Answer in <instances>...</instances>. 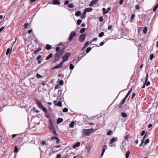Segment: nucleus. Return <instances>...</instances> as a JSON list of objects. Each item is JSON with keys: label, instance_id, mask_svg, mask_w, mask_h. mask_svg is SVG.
Returning <instances> with one entry per match:
<instances>
[{"label": "nucleus", "instance_id": "f257e3e1", "mask_svg": "<svg viewBox=\"0 0 158 158\" xmlns=\"http://www.w3.org/2000/svg\"><path fill=\"white\" fill-rule=\"evenodd\" d=\"M94 130L93 129H83L81 132L82 133L85 134V135H88L90 134L93 132V130Z\"/></svg>", "mask_w": 158, "mask_h": 158}, {"label": "nucleus", "instance_id": "f03ea898", "mask_svg": "<svg viewBox=\"0 0 158 158\" xmlns=\"http://www.w3.org/2000/svg\"><path fill=\"white\" fill-rule=\"evenodd\" d=\"M71 55V54L69 52H67L62 57L63 59L62 61L64 62L67 61L68 59L69 58L70 56Z\"/></svg>", "mask_w": 158, "mask_h": 158}, {"label": "nucleus", "instance_id": "7ed1b4c3", "mask_svg": "<svg viewBox=\"0 0 158 158\" xmlns=\"http://www.w3.org/2000/svg\"><path fill=\"white\" fill-rule=\"evenodd\" d=\"M76 33L74 31H72L69 36L68 40L69 41H71L73 39V37H74L76 36Z\"/></svg>", "mask_w": 158, "mask_h": 158}, {"label": "nucleus", "instance_id": "20e7f679", "mask_svg": "<svg viewBox=\"0 0 158 158\" xmlns=\"http://www.w3.org/2000/svg\"><path fill=\"white\" fill-rule=\"evenodd\" d=\"M48 128L50 130L55 128L53 124L51 119H49Z\"/></svg>", "mask_w": 158, "mask_h": 158}, {"label": "nucleus", "instance_id": "39448f33", "mask_svg": "<svg viewBox=\"0 0 158 158\" xmlns=\"http://www.w3.org/2000/svg\"><path fill=\"white\" fill-rule=\"evenodd\" d=\"M85 34H83L80 35L79 38V40L80 42H83L85 41Z\"/></svg>", "mask_w": 158, "mask_h": 158}, {"label": "nucleus", "instance_id": "423d86ee", "mask_svg": "<svg viewBox=\"0 0 158 158\" xmlns=\"http://www.w3.org/2000/svg\"><path fill=\"white\" fill-rule=\"evenodd\" d=\"M117 137H113L112 139H111L110 141V142L109 143V144L110 146L112 147L113 143L116 141V140H117Z\"/></svg>", "mask_w": 158, "mask_h": 158}, {"label": "nucleus", "instance_id": "0eeeda50", "mask_svg": "<svg viewBox=\"0 0 158 158\" xmlns=\"http://www.w3.org/2000/svg\"><path fill=\"white\" fill-rule=\"evenodd\" d=\"M64 62H63L62 61V62L59 64L56 65V66H54L52 69H57L60 68H61L63 66V64Z\"/></svg>", "mask_w": 158, "mask_h": 158}, {"label": "nucleus", "instance_id": "6e6552de", "mask_svg": "<svg viewBox=\"0 0 158 158\" xmlns=\"http://www.w3.org/2000/svg\"><path fill=\"white\" fill-rule=\"evenodd\" d=\"M148 74L146 76V79L145 80V81L144 83L145 85H146V86H149L150 85V82L149 81H148Z\"/></svg>", "mask_w": 158, "mask_h": 158}, {"label": "nucleus", "instance_id": "1a4fd4ad", "mask_svg": "<svg viewBox=\"0 0 158 158\" xmlns=\"http://www.w3.org/2000/svg\"><path fill=\"white\" fill-rule=\"evenodd\" d=\"M99 0H92L89 4V6L90 7L93 6L94 5L97 3Z\"/></svg>", "mask_w": 158, "mask_h": 158}, {"label": "nucleus", "instance_id": "9d476101", "mask_svg": "<svg viewBox=\"0 0 158 158\" xmlns=\"http://www.w3.org/2000/svg\"><path fill=\"white\" fill-rule=\"evenodd\" d=\"M36 101L37 105L39 106L40 108H41L43 106L41 101L38 99H36Z\"/></svg>", "mask_w": 158, "mask_h": 158}, {"label": "nucleus", "instance_id": "9b49d317", "mask_svg": "<svg viewBox=\"0 0 158 158\" xmlns=\"http://www.w3.org/2000/svg\"><path fill=\"white\" fill-rule=\"evenodd\" d=\"M52 3L54 5H59L60 2L58 0H53Z\"/></svg>", "mask_w": 158, "mask_h": 158}, {"label": "nucleus", "instance_id": "f8f14e48", "mask_svg": "<svg viewBox=\"0 0 158 158\" xmlns=\"http://www.w3.org/2000/svg\"><path fill=\"white\" fill-rule=\"evenodd\" d=\"M93 10V9L91 8H88L85 9L84 10V11L86 13L87 12H89Z\"/></svg>", "mask_w": 158, "mask_h": 158}, {"label": "nucleus", "instance_id": "ddd939ff", "mask_svg": "<svg viewBox=\"0 0 158 158\" xmlns=\"http://www.w3.org/2000/svg\"><path fill=\"white\" fill-rule=\"evenodd\" d=\"M51 131L52 132L53 135L56 136L57 135L56 132V131L55 128L53 129H50Z\"/></svg>", "mask_w": 158, "mask_h": 158}, {"label": "nucleus", "instance_id": "4468645a", "mask_svg": "<svg viewBox=\"0 0 158 158\" xmlns=\"http://www.w3.org/2000/svg\"><path fill=\"white\" fill-rule=\"evenodd\" d=\"M63 119L62 118H59L57 119L56 123L57 124H59V123L62 122L63 121Z\"/></svg>", "mask_w": 158, "mask_h": 158}, {"label": "nucleus", "instance_id": "2eb2a0df", "mask_svg": "<svg viewBox=\"0 0 158 158\" xmlns=\"http://www.w3.org/2000/svg\"><path fill=\"white\" fill-rule=\"evenodd\" d=\"M75 124V123L74 121H73L69 124V126L70 128H73Z\"/></svg>", "mask_w": 158, "mask_h": 158}, {"label": "nucleus", "instance_id": "dca6fc26", "mask_svg": "<svg viewBox=\"0 0 158 158\" xmlns=\"http://www.w3.org/2000/svg\"><path fill=\"white\" fill-rule=\"evenodd\" d=\"M135 15L134 14H132L131 16V19L130 20L131 22H133V20L135 18Z\"/></svg>", "mask_w": 158, "mask_h": 158}, {"label": "nucleus", "instance_id": "f3484780", "mask_svg": "<svg viewBox=\"0 0 158 158\" xmlns=\"http://www.w3.org/2000/svg\"><path fill=\"white\" fill-rule=\"evenodd\" d=\"M41 50V47H39V48H37L36 50H35L34 52V53L35 54H37L38 52H40Z\"/></svg>", "mask_w": 158, "mask_h": 158}, {"label": "nucleus", "instance_id": "a211bd4d", "mask_svg": "<svg viewBox=\"0 0 158 158\" xmlns=\"http://www.w3.org/2000/svg\"><path fill=\"white\" fill-rule=\"evenodd\" d=\"M80 143L79 142H77L73 146V148H75L78 147L80 145Z\"/></svg>", "mask_w": 158, "mask_h": 158}, {"label": "nucleus", "instance_id": "6ab92c4d", "mask_svg": "<svg viewBox=\"0 0 158 158\" xmlns=\"http://www.w3.org/2000/svg\"><path fill=\"white\" fill-rule=\"evenodd\" d=\"M86 13L84 11L82 15L81 16V18L82 19H84L86 17Z\"/></svg>", "mask_w": 158, "mask_h": 158}, {"label": "nucleus", "instance_id": "aec40b11", "mask_svg": "<svg viewBox=\"0 0 158 158\" xmlns=\"http://www.w3.org/2000/svg\"><path fill=\"white\" fill-rule=\"evenodd\" d=\"M53 55L52 53H50L49 54V55H48V56H47L46 58V60H49L51 58H52V56Z\"/></svg>", "mask_w": 158, "mask_h": 158}, {"label": "nucleus", "instance_id": "412c9836", "mask_svg": "<svg viewBox=\"0 0 158 158\" xmlns=\"http://www.w3.org/2000/svg\"><path fill=\"white\" fill-rule=\"evenodd\" d=\"M40 108L45 113H47V109L46 108L44 107L43 106H42V107Z\"/></svg>", "mask_w": 158, "mask_h": 158}, {"label": "nucleus", "instance_id": "4be33fe9", "mask_svg": "<svg viewBox=\"0 0 158 158\" xmlns=\"http://www.w3.org/2000/svg\"><path fill=\"white\" fill-rule=\"evenodd\" d=\"M52 48V46L51 45L49 44H47L46 46V48L48 50H49Z\"/></svg>", "mask_w": 158, "mask_h": 158}, {"label": "nucleus", "instance_id": "5701e85b", "mask_svg": "<svg viewBox=\"0 0 158 158\" xmlns=\"http://www.w3.org/2000/svg\"><path fill=\"white\" fill-rule=\"evenodd\" d=\"M11 49L10 48H8L6 51V55H8L9 53L10 54L11 53Z\"/></svg>", "mask_w": 158, "mask_h": 158}, {"label": "nucleus", "instance_id": "b1692460", "mask_svg": "<svg viewBox=\"0 0 158 158\" xmlns=\"http://www.w3.org/2000/svg\"><path fill=\"white\" fill-rule=\"evenodd\" d=\"M138 16L139 18H141L142 20H144L145 17V15H142L140 16L139 15Z\"/></svg>", "mask_w": 158, "mask_h": 158}, {"label": "nucleus", "instance_id": "393cba45", "mask_svg": "<svg viewBox=\"0 0 158 158\" xmlns=\"http://www.w3.org/2000/svg\"><path fill=\"white\" fill-rule=\"evenodd\" d=\"M86 54L85 53V52L80 54L79 55V56H80L79 57L81 59Z\"/></svg>", "mask_w": 158, "mask_h": 158}, {"label": "nucleus", "instance_id": "a878e982", "mask_svg": "<svg viewBox=\"0 0 158 158\" xmlns=\"http://www.w3.org/2000/svg\"><path fill=\"white\" fill-rule=\"evenodd\" d=\"M121 115L122 117L124 118H125L127 116V114L124 112H122L121 113Z\"/></svg>", "mask_w": 158, "mask_h": 158}, {"label": "nucleus", "instance_id": "bb28decb", "mask_svg": "<svg viewBox=\"0 0 158 158\" xmlns=\"http://www.w3.org/2000/svg\"><path fill=\"white\" fill-rule=\"evenodd\" d=\"M81 14V12L80 11H77L75 14V15L76 16L78 17L80 15V14Z\"/></svg>", "mask_w": 158, "mask_h": 158}, {"label": "nucleus", "instance_id": "cd10ccee", "mask_svg": "<svg viewBox=\"0 0 158 158\" xmlns=\"http://www.w3.org/2000/svg\"><path fill=\"white\" fill-rule=\"evenodd\" d=\"M147 27H144L143 29V33L146 34L147 33Z\"/></svg>", "mask_w": 158, "mask_h": 158}, {"label": "nucleus", "instance_id": "c85d7f7f", "mask_svg": "<svg viewBox=\"0 0 158 158\" xmlns=\"http://www.w3.org/2000/svg\"><path fill=\"white\" fill-rule=\"evenodd\" d=\"M132 88H131L130 89V90L128 91V93L126 95V96H125V97L126 98H127L128 97V96H129V94H130V93H131V92L132 90Z\"/></svg>", "mask_w": 158, "mask_h": 158}, {"label": "nucleus", "instance_id": "c756f323", "mask_svg": "<svg viewBox=\"0 0 158 158\" xmlns=\"http://www.w3.org/2000/svg\"><path fill=\"white\" fill-rule=\"evenodd\" d=\"M92 42H89V41H87L84 44V46H85V48H86L87 45L91 43Z\"/></svg>", "mask_w": 158, "mask_h": 158}, {"label": "nucleus", "instance_id": "7c9ffc66", "mask_svg": "<svg viewBox=\"0 0 158 158\" xmlns=\"http://www.w3.org/2000/svg\"><path fill=\"white\" fill-rule=\"evenodd\" d=\"M127 98L125 97L123 99V100L121 101V102H120V104H123L126 101V99Z\"/></svg>", "mask_w": 158, "mask_h": 158}, {"label": "nucleus", "instance_id": "2f4dec72", "mask_svg": "<svg viewBox=\"0 0 158 158\" xmlns=\"http://www.w3.org/2000/svg\"><path fill=\"white\" fill-rule=\"evenodd\" d=\"M92 49V48L91 47H89L87 48L86 50V52L88 53Z\"/></svg>", "mask_w": 158, "mask_h": 158}, {"label": "nucleus", "instance_id": "473e14b6", "mask_svg": "<svg viewBox=\"0 0 158 158\" xmlns=\"http://www.w3.org/2000/svg\"><path fill=\"white\" fill-rule=\"evenodd\" d=\"M158 7V3H157L153 9V11L155 12L156 11Z\"/></svg>", "mask_w": 158, "mask_h": 158}, {"label": "nucleus", "instance_id": "72a5a7b5", "mask_svg": "<svg viewBox=\"0 0 158 158\" xmlns=\"http://www.w3.org/2000/svg\"><path fill=\"white\" fill-rule=\"evenodd\" d=\"M107 148L106 145H104L103 147L102 151L105 152V150L107 149Z\"/></svg>", "mask_w": 158, "mask_h": 158}, {"label": "nucleus", "instance_id": "f704fd0d", "mask_svg": "<svg viewBox=\"0 0 158 158\" xmlns=\"http://www.w3.org/2000/svg\"><path fill=\"white\" fill-rule=\"evenodd\" d=\"M130 153V152L129 151L127 152H126V158H128Z\"/></svg>", "mask_w": 158, "mask_h": 158}, {"label": "nucleus", "instance_id": "c9c22d12", "mask_svg": "<svg viewBox=\"0 0 158 158\" xmlns=\"http://www.w3.org/2000/svg\"><path fill=\"white\" fill-rule=\"evenodd\" d=\"M130 153V152L129 151L127 152H126V158H128Z\"/></svg>", "mask_w": 158, "mask_h": 158}, {"label": "nucleus", "instance_id": "e433bc0d", "mask_svg": "<svg viewBox=\"0 0 158 158\" xmlns=\"http://www.w3.org/2000/svg\"><path fill=\"white\" fill-rule=\"evenodd\" d=\"M85 28H82L80 30V32L81 33H83L85 31Z\"/></svg>", "mask_w": 158, "mask_h": 158}, {"label": "nucleus", "instance_id": "4c0bfd02", "mask_svg": "<svg viewBox=\"0 0 158 158\" xmlns=\"http://www.w3.org/2000/svg\"><path fill=\"white\" fill-rule=\"evenodd\" d=\"M104 35V33L103 32H102L99 34L98 35V36L99 37H102Z\"/></svg>", "mask_w": 158, "mask_h": 158}, {"label": "nucleus", "instance_id": "58836bf2", "mask_svg": "<svg viewBox=\"0 0 158 158\" xmlns=\"http://www.w3.org/2000/svg\"><path fill=\"white\" fill-rule=\"evenodd\" d=\"M82 21L81 19H78L77 21V24L78 25H79L81 23Z\"/></svg>", "mask_w": 158, "mask_h": 158}, {"label": "nucleus", "instance_id": "ea45409f", "mask_svg": "<svg viewBox=\"0 0 158 158\" xmlns=\"http://www.w3.org/2000/svg\"><path fill=\"white\" fill-rule=\"evenodd\" d=\"M154 54H153L152 53L150 55L149 59L150 60H152L154 57Z\"/></svg>", "mask_w": 158, "mask_h": 158}, {"label": "nucleus", "instance_id": "a19ab883", "mask_svg": "<svg viewBox=\"0 0 158 158\" xmlns=\"http://www.w3.org/2000/svg\"><path fill=\"white\" fill-rule=\"evenodd\" d=\"M56 105L60 107H61L62 106V103L61 102H58L56 104Z\"/></svg>", "mask_w": 158, "mask_h": 158}, {"label": "nucleus", "instance_id": "79ce46f5", "mask_svg": "<svg viewBox=\"0 0 158 158\" xmlns=\"http://www.w3.org/2000/svg\"><path fill=\"white\" fill-rule=\"evenodd\" d=\"M112 131L111 130H109L106 133V135H110L112 133Z\"/></svg>", "mask_w": 158, "mask_h": 158}, {"label": "nucleus", "instance_id": "37998d69", "mask_svg": "<svg viewBox=\"0 0 158 158\" xmlns=\"http://www.w3.org/2000/svg\"><path fill=\"white\" fill-rule=\"evenodd\" d=\"M18 148L17 146H15L14 149V152L15 153L18 152Z\"/></svg>", "mask_w": 158, "mask_h": 158}, {"label": "nucleus", "instance_id": "c03bdc74", "mask_svg": "<svg viewBox=\"0 0 158 158\" xmlns=\"http://www.w3.org/2000/svg\"><path fill=\"white\" fill-rule=\"evenodd\" d=\"M68 109L67 108H64L63 110V111L64 112H67L68 111Z\"/></svg>", "mask_w": 158, "mask_h": 158}, {"label": "nucleus", "instance_id": "a18cd8bd", "mask_svg": "<svg viewBox=\"0 0 158 158\" xmlns=\"http://www.w3.org/2000/svg\"><path fill=\"white\" fill-rule=\"evenodd\" d=\"M36 77L38 78H40L42 77V76L38 73L36 74Z\"/></svg>", "mask_w": 158, "mask_h": 158}, {"label": "nucleus", "instance_id": "49530a36", "mask_svg": "<svg viewBox=\"0 0 158 158\" xmlns=\"http://www.w3.org/2000/svg\"><path fill=\"white\" fill-rule=\"evenodd\" d=\"M111 8L110 7H109L107 8V10L105 11L104 14H107L108 12L110 10Z\"/></svg>", "mask_w": 158, "mask_h": 158}, {"label": "nucleus", "instance_id": "de8ad7c7", "mask_svg": "<svg viewBox=\"0 0 158 158\" xmlns=\"http://www.w3.org/2000/svg\"><path fill=\"white\" fill-rule=\"evenodd\" d=\"M149 142V139H147L144 142V144L146 145Z\"/></svg>", "mask_w": 158, "mask_h": 158}, {"label": "nucleus", "instance_id": "09e8293b", "mask_svg": "<svg viewBox=\"0 0 158 158\" xmlns=\"http://www.w3.org/2000/svg\"><path fill=\"white\" fill-rule=\"evenodd\" d=\"M68 6L69 8H73L74 7V5L72 3L69 4Z\"/></svg>", "mask_w": 158, "mask_h": 158}, {"label": "nucleus", "instance_id": "8fccbe9b", "mask_svg": "<svg viewBox=\"0 0 158 158\" xmlns=\"http://www.w3.org/2000/svg\"><path fill=\"white\" fill-rule=\"evenodd\" d=\"M74 66L72 64H71L69 66V68L70 69L72 70L73 69Z\"/></svg>", "mask_w": 158, "mask_h": 158}, {"label": "nucleus", "instance_id": "3c124183", "mask_svg": "<svg viewBox=\"0 0 158 158\" xmlns=\"http://www.w3.org/2000/svg\"><path fill=\"white\" fill-rule=\"evenodd\" d=\"M99 20L100 22H102L104 20V19L102 16H101L99 17Z\"/></svg>", "mask_w": 158, "mask_h": 158}, {"label": "nucleus", "instance_id": "603ef678", "mask_svg": "<svg viewBox=\"0 0 158 158\" xmlns=\"http://www.w3.org/2000/svg\"><path fill=\"white\" fill-rule=\"evenodd\" d=\"M140 6L139 5H136L135 6V8L136 9L138 10L139 9Z\"/></svg>", "mask_w": 158, "mask_h": 158}, {"label": "nucleus", "instance_id": "864d4df0", "mask_svg": "<svg viewBox=\"0 0 158 158\" xmlns=\"http://www.w3.org/2000/svg\"><path fill=\"white\" fill-rule=\"evenodd\" d=\"M59 84L60 85H62L64 84V81L62 80H60L59 81Z\"/></svg>", "mask_w": 158, "mask_h": 158}, {"label": "nucleus", "instance_id": "5fc2aeb1", "mask_svg": "<svg viewBox=\"0 0 158 158\" xmlns=\"http://www.w3.org/2000/svg\"><path fill=\"white\" fill-rule=\"evenodd\" d=\"M59 87V85L58 84L56 85L54 88V90H56L57 89H58Z\"/></svg>", "mask_w": 158, "mask_h": 158}, {"label": "nucleus", "instance_id": "6e6d98bb", "mask_svg": "<svg viewBox=\"0 0 158 158\" xmlns=\"http://www.w3.org/2000/svg\"><path fill=\"white\" fill-rule=\"evenodd\" d=\"M56 139H57V137H56L52 136L51 137V139L52 140Z\"/></svg>", "mask_w": 158, "mask_h": 158}, {"label": "nucleus", "instance_id": "4d7b16f0", "mask_svg": "<svg viewBox=\"0 0 158 158\" xmlns=\"http://www.w3.org/2000/svg\"><path fill=\"white\" fill-rule=\"evenodd\" d=\"M135 95H136V94H135V93H133L132 94V97H131V99H133L134 98V97L135 96Z\"/></svg>", "mask_w": 158, "mask_h": 158}, {"label": "nucleus", "instance_id": "13d9d810", "mask_svg": "<svg viewBox=\"0 0 158 158\" xmlns=\"http://www.w3.org/2000/svg\"><path fill=\"white\" fill-rule=\"evenodd\" d=\"M60 49V47H57L56 48V52H58Z\"/></svg>", "mask_w": 158, "mask_h": 158}, {"label": "nucleus", "instance_id": "bf43d9fd", "mask_svg": "<svg viewBox=\"0 0 158 158\" xmlns=\"http://www.w3.org/2000/svg\"><path fill=\"white\" fill-rule=\"evenodd\" d=\"M129 136V135H127L126 136H125V139L127 140V141H128V137Z\"/></svg>", "mask_w": 158, "mask_h": 158}, {"label": "nucleus", "instance_id": "052dcab7", "mask_svg": "<svg viewBox=\"0 0 158 158\" xmlns=\"http://www.w3.org/2000/svg\"><path fill=\"white\" fill-rule=\"evenodd\" d=\"M145 133V131L144 130L142 131L141 133V136H143Z\"/></svg>", "mask_w": 158, "mask_h": 158}, {"label": "nucleus", "instance_id": "680f3d73", "mask_svg": "<svg viewBox=\"0 0 158 158\" xmlns=\"http://www.w3.org/2000/svg\"><path fill=\"white\" fill-rule=\"evenodd\" d=\"M41 57V55H39L36 58L37 60H39Z\"/></svg>", "mask_w": 158, "mask_h": 158}, {"label": "nucleus", "instance_id": "e2e57ef3", "mask_svg": "<svg viewBox=\"0 0 158 158\" xmlns=\"http://www.w3.org/2000/svg\"><path fill=\"white\" fill-rule=\"evenodd\" d=\"M28 25V23H25V24H24V28H26Z\"/></svg>", "mask_w": 158, "mask_h": 158}, {"label": "nucleus", "instance_id": "0e129e2a", "mask_svg": "<svg viewBox=\"0 0 158 158\" xmlns=\"http://www.w3.org/2000/svg\"><path fill=\"white\" fill-rule=\"evenodd\" d=\"M102 10L103 11V14H104V15L106 14H104L105 11H106V9L105 8H102Z\"/></svg>", "mask_w": 158, "mask_h": 158}, {"label": "nucleus", "instance_id": "69168bd1", "mask_svg": "<svg viewBox=\"0 0 158 158\" xmlns=\"http://www.w3.org/2000/svg\"><path fill=\"white\" fill-rule=\"evenodd\" d=\"M56 143H59V141L60 140V139L58 137H57V139H56Z\"/></svg>", "mask_w": 158, "mask_h": 158}, {"label": "nucleus", "instance_id": "338daca9", "mask_svg": "<svg viewBox=\"0 0 158 158\" xmlns=\"http://www.w3.org/2000/svg\"><path fill=\"white\" fill-rule=\"evenodd\" d=\"M112 28V26H111V25H109L108 26V29L109 30H111V29Z\"/></svg>", "mask_w": 158, "mask_h": 158}, {"label": "nucleus", "instance_id": "774afa93", "mask_svg": "<svg viewBox=\"0 0 158 158\" xmlns=\"http://www.w3.org/2000/svg\"><path fill=\"white\" fill-rule=\"evenodd\" d=\"M73 158H81L79 155H77L73 157Z\"/></svg>", "mask_w": 158, "mask_h": 158}]
</instances>
